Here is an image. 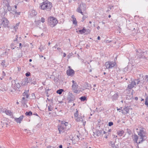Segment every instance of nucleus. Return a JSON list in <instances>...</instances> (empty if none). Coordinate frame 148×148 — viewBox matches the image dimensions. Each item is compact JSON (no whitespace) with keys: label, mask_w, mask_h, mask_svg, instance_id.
<instances>
[{"label":"nucleus","mask_w":148,"mask_h":148,"mask_svg":"<svg viewBox=\"0 0 148 148\" xmlns=\"http://www.w3.org/2000/svg\"><path fill=\"white\" fill-rule=\"evenodd\" d=\"M40 7L42 10H46L47 11H49L52 7V5L51 2L47 1H46L41 3V4L40 5Z\"/></svg>","instance_id":"obj_1"},{"label":"nucleus","mask_w":148,"mask_h":148,"mask_svg":"<svg viewBox=\"0 0 148 148\" xmlns=\"http://www.w3.org/2000/svg\"><path fill=\"white\" fill-rule=\"evenodd\" d=\"M138 134L140 137L139 138L138 143H142L143 141L145 140L147 138L146 132L144 131L143 128H142L138 132Z\"/></svg>","instance_id":"obj_2"},{"label":"nucleus","mask_w":148,"mask_h":148,"mask_svg":"<svg viewBox=\"0 0 148 148\" xmlns=\"http://www.w3.org/2000/svg\"><path fill=\"white\" fill-rule=\"evenodd\" d=\"M86 5L85 3H82L78 5L76 11L78 13L83 14V13H85L86 12Z\"/></svg>","instance_id":"obj_3"},{"label":"nucleus","mask_w":148,"mask_h":148,"mask_svg":"<svg viewBox=\"0 0 148 148\" xmlns=\"http://www.w3.org/2000/svg\"><path fill=\"white\" fill-rule=\"evenodd\" d=\"M58 22L57 20L53 17L50 16L48 18V24L51 27H54Z\"/></svg>","instance_id":"obj_4"},{"label":"nucleus","mask_w":148,"mask_h":148,"mask_svg":"<svg viewBox=\"0 0 148 148\" xmlns=\"http://www.w3.org/2000/svg\"><path fill=\"white\" fill-rule=\"evenodd\" d=\"M9 23V21L5 17L0 19V25H3L5 27H8Z\"/></svg>","instance_id":"obj_5"},{"label":"nucleus","mask_w":148,"mask_h":148,"mask_svg":"<svg viewBox=\"0 0 148 148\" xmlns=\"http://www.w3.org/2000/svg\"><path fill=\"white\" fill-rule=\"evenodd\" d=\"M116 64V63L114 62L108 61L106 62L105 66L107 69H111Z\"/></svg>","instance_id":"obj_6"},{"label":"nucleus","mask_w":148,"mask_h":148,"mask_svg":"<svg viewBox=\"0 0 148 148\" xmlns=\"http://www.w3.org/2000/svg\"><path fill=\"white\" fill-rule=\"evenodd\" d=\"M75 99V96L73 94L70 92H69L67 95V99L69 103L73 102L74 101Z\"/></svg>","instance_id":"obj_7"},{"label":"nucleus","mask_w":148,"mask_h":148,"mask_svg":"<svg viewBox=\"0 0 148 148\" xmlns=\"http://www.w3.org/2000/svg\"><path fill=\"white\" fill-rule=\"evenodd\" d=\"M67 126H64L63 125H58V130L60 134L63 133L66 129Z\"/></svg>","instance_id":"obj_8"},{"label":"nucleus","mask_w":148,"mask_h":148,"mask_svg":"<svg viewBox=\"0 0 148 148\" xmlns=\"http://www.w3.org/2000/svg\"><path fill=\"white\" fill-rule=\"evenodd\" d=\"M139 79L140 82V84L142 85L143 84L148 82V75H146L143 78H139Z\"/></svg>","instance_id":"obj_9"},{"label":"nucleus","mask_w":148,"mask_h":148,"mask_svg":"<svg viewBox=\"0 0 148 148\" xmlns=\"http://www.w3.org/2000/svg\"><path fill=\"white\" fill-rule=\"evenodd\" d=\"M69 69L66 71V74L68 76H73L75 73L74 71L70 68V66H69Z\"/></svg>","instance_id":"obj_10"},{"label":"nucleus","mask_w":148,"mask_h":148,"mask_svg":"<svg viewBox=\"0 0 148 148\" xmlns=\"http://www.w3.org/2000/svg\"><path fill=\"white\" fill-rule=\"evenodd\" d=\"M29 82L28 78L26 77L22 79L21 82V84L22 86H25L27 85Z\"/></svg>","instance_id":"obj_11"},{"label":"nucleus","mask_w":148,"mask_h":148,"mask_svg":"<svg viewBox=\"0 0 148 148\" xmlns=\"http://www.w3.org/2000/svg\"><path fill=\"white\" fill-rule=\"evenodd\" d=\"M29 17L30 18H32L35 16L37 14V12H36L35 10L33 9L29 11Z\"/></svg>","instance_id":"obj_12"},{"label":"nucleus","mask_w":148,"mask_h":148,"mask_svg":"<svg viewBox=\"0 0 148 148\" xmlns=\"http://www.w3.org/2000/svg\"><path fill=\"white\" fill-rule=\"evenodd\" d=\"M79 31L81 34L85 33L86 34H89L90 32L89 29L86 30L84 28H83L82 29L79 30Z\"/></svg>","instance_id":"obj_13"},{"label":"nucleus","mask_w":148,"mask_h":148,"mask_svg":"<svg viewBox=\"0 0 148 148\" xmlns=\"http://www.w3.org/2000/svg\"><path fill=\"white\" fill-rule=\"evenodd\" d=\"M136 57L137 58H143V55H142V53H141V50L140 49L139 51L136 49Z\"/></svg>","instance_id":"obj_14"},{"label":"nucleus","mask_w":148,"mask_h":148,"mask_svg":"<svg viewBox=\"0 0 148 148\" xmlns=\"http://www.w3.org/2000/svg\"><path fill=\"white\" fill-rule=\"evenodd\" d=\"M139 138L138 136L136 134H135L133 136L132 138L133 141L135 143H136L137 145H139L140 144L138 143L139 141Z\"/></svg>","instance_id":"obj_15"},{"label":"nucleus","mask_w":148,"mask_h":148,"mask_svg":"<svg viewBox=\"0 0 148 148\" xmlns=\"http://www.w3.org/2000/svg\"><path fill=\"white\" fill-rule=\"evenodd\" d=\"M129 108L127 107H125L121 110V112L123 114H127L129 112Z\"/></svg>","instance_id":"obj_16"},{"label":"nucleus","mask_w":148,"mask_h":148,"mask_svg":"<svg viewBox=\"0 0 148 148\" xmlns=\"http://www.w3.org/2000/svg\"><path fill=\"white\" fill-rule=\"evenodd\" d=\"M24 117L23 115H22L18 118H14L15 121L17 123H21V121L23 119V118Z\"/></svg>","instance_id":"obj_17"},{"label":"nucleus","mask_w":148,"mask_h":148,"mask_svg":"<svg viewBox=\"0 0 148 148\" xmlns=\"http://www.w3.org/2000/svg\"><path fill=\"white\" fill-rule=\"evenodd\" d=\"M119 97V94L118 92L115 93L111 97V99L113 101L116 100L118 99Z\"/></svg>","instance_id":"obj_18"},{"label":"nucleus","mask_w":148,"mask_h":148,"mask_svg":"<svg viewBox=\"0 0 148 148\" xmlns=\"http://www.w3.org/2000/svg\"><path fill=\"white\" fill-rule=\"evenodd\" d=\"M78 85L77 83H75V84H73L72 86V89L74 90V92L75 93H77V88Z\"/></svg>","instance_id":"obj_19"},{"label":"nucleus","mask_w":148,"mask_h":148,"mask_svg":"<svg viewBox=\"0 0 148 148\" xmlns=\"http://www.w3.org/2000/svg\"><path fill=\"white\" fill-rule=\"evenodd\" d=\"M136 85V82L135 81H132L131 84L128 85V88L129 89H131L133 88L135 85Z\"/></svg>","instance_id":"obj_20"},{"label":"nucleus","mask_w":148,"mask_h":148,"mask_svg":"<svg viewBox=\"0 0 148 148\" xmlns=\"http://www.w3.org/2000/svg\"><path fill=\"white\" fill-rule=\"evenodd\" d=\"M9 2L10 1L8 2H6L5 3H4L5 4V5L7 7L8 10V11H10L12 12L13 10H12V8L9 5Z\"/></svg>","instance_id":"obj_21"},{"label":"nucleus","mask_w":148,"mask_h":148,"mask_svg":"<svg viewBox=\"0 0 148 148\" xmlns=\"http://www.w3.org/2000/svg\"><path fill=\"white\" fill-rule=\"evenodd\" d=\"M14 7L15 8V10H13L12 12H11V13H12L13 14H17L18 15H19L20 14V12H16V9L17 8V6L16 5H14Z\"/></svg>","instance_id":"obj_22"},{"label":"nucleus","mask_w":148,"mask_h":148,"mask_svg":"<svg viewBox=\"0 0 148 148\" xmlns=\"http://www.w3.org/2000/svg\"><path fill=\"white\" fill-rule=\"evenodd\" d=\"M72 18L73 19V24L75 25H77V21H76V19L75 18L74 15H72L71 16Z\"/></svg>","instance_id":"obj_23"},{"label":"nucleus","mask_w":148,"mask_h":148,"mask_svg":"<svg viewBox=\"0 0 148 148\" xmlns=\"http://www.w3.org/2000/svg\"><path fill=\"white\" fill-rule=\"evenodd\" d=\"M28 90H25V92L23 94V95L24 97H25L26 98H27L29 97V95L28 94Z\"/></svg>","instance_id":"obj_24"},{"label":"nucleus","mask_w":148,"mask_h":148,"mask_svg":"<svg viewBox=\"0 0 148 148\" xmlns=\"http://www.w3.org/2000/svg\"><path fill=\"white\" fill-rule=\"evenodd\" d=\"M68 125V123L64 121H61V124L59 125H63L64 126H67Z\"/></svg>","instance_id":"obj_25"},{"label":"nucleus","mask_w":148,"mask_h":148,"mask_svg":"<svg viewBox=\"0 0 148 148\" xmlns=\"http://www.w3.org/2000/svg\"><path fill=\"white\" fill-rule=\"evenodd\" d=\"M83 15V16L82 18V21L83 22L86 18H87L88 16L87 14H86V12H85V13H83V14H82Z\"/></svg>","instance_id":"obj_26"},{"label":"nucleus","mask_w":148,"mask_h":148,"mask_svg":"<svg viewBox=\"0 0 148 148\" xmlns=\"http://www.w3.org/2000/svg\"><path fill=\"white\" fill-rule=\"evenodd\" d=\"M75 120L77 122L80 121H82L83 120V118L82 116H77V117H75Z\"/></svg>","instance_id":"obj_27"},{"label":"nucleus","mask_w":148,"mask_h":148,"mask_svg":"<svg viewBox=\"0 0 148 148\" xmlns=\"http://www.w3.org/2000/svg\"><path fill=\"white\" fill-rule=\"evenodd\" d=\"M2 87L0 88V91H1L3 92L6 91L7 90V88L5 87L4 86H3L1 85Z\"/></svg>","instance_id":"obj_28"},{"label":"nucleus","mask_w":148,"mask_h":148,"mask_svg":"<svg viewBox=\"0 0 148 148\" xmlns=\"http://www.w3.org/2000/svg\"><path fill=\"white\" fill-rule=\"evenodd\" d=\"M103 130H100L97 131V136H100L101 134H103Z\"/></svg>","instance_id":"obj_29"},{"label":"nucleus","mask_w":148,"mask_h":148,"mask_svg":"<svg viewBox=\"0 0 148 148\" xmlns=\"http://www.w3.org/2000/svg\"><path fill=\"white\" fill-rule=\"evenodd\" d=\"M3 110L4 111V112H5L7 115H11V112L10 111L7 110L6 109H4Z\"/></svg>","instance_id":"obj_30"},{"label":"nucleus","mask_w":148,"mask_h":148,"mask_svg":"<svg viewBox=\"0 0 148 148\" xmlns=\"http://www.w3.org/2000/svg\"><path fill=\"white\" fill-rule=\"evenodd\" d=\"M124 133V132L123 130H119L117 132V134L120 136H122Z\"/></svg>","instance_id":"obj_31"},{"label":"nucleus","mask_w":148,"mask_h":148,"mask_svg":"<svg viewBox=\"0 0 148 148\" xmlns=\"http://www.w3.org/2000/svg\"><path fill=\"white\" fill-rule=\"evenodd\" d=\"M32 114V112L31 111L29 112H26L25 113V115L26 116H30Z\"/></svg>","instance_id":"obj_32"},{"label":"nucleus","mask_w":148,"mask_h":148,"mask_svg":"<svg viewBox=\"0 0 148 148\" xmlns=\"http://www.w3.org/2000/svg\"><path fill=\"white\" fill-rule=\"evenodd\" d=\"M64 91L62 89H60L56 91V93L59 95H60L62 93V92Z\"/></svg>","instance_id":"obj_33"},{"label":"nucleus","mask_w":148,"mask_h":148,"mask_svg":"<svg viewBox=\"0 0 148 148\" xmlns=\"http://www.w3.org/2000/svg\"><path fill=\"white\" fill-rule=\"evenodd\" d=\"M135 82H136V84H139L140 85H141V84H140V82L139 80V78L135 80Z\"/></svg>","instance_id":"obj_34"},{"label":"nucleus","mask_w":148,"mask_h":148,"mask_svg":"<svg viewBox=\"0 0 148 148\" xmlns=\"http://www.w3.org/2000/svg\"><path fill=\"white\" fill-rule=\"evenodd\" d=\"M80 99L82 101H84L86 100V97L85 96H82L80 98Z\"/></svg>","instance_id":"obj_35"},{"label":"nucleus","mask_w":148,"mask_h":148,"mask_svg":"<svg viewBox=\"0 0 148 148\" xmlns=\"http://www.w3.org/2000/svg\"><path fill=\"white\" fill-rule=\"evenodd\" d=\"M74 117L75 118L76 117H77V116H78V112L77 109H76V112L74 113Z\"/></svg>","instance_id":"obj_36"},{"label":"nucleus","mask_w":148,"mask_h":148,"mask_svg":"<svg viewBox=\"0 0 148 148\" xmlns=\"http://www.w3.org/2000/svg\"><path fill=\"white\" fill-rule=\"evenodd\" d=\"M145 104L148 107V97H147L145 99Z\"/></svg>","instance_id":"obj_37"},{"label":"nucleus","mask_w":148,"mask_h":148,"mask_svg":"<svg viewBox=\"0 0 148 148\" xmlns=\"http://www.w3.org/2000/svg\"><path fill=\"white\" fill-rule=\"evenodd\" d=\"M48 108V110L49 111H51L53 109V108L51 105L49 106Z\"/></svg>","instance_id":"obj_38"},{"label":"nucleus","mask_w":148,"mask_h":148,"mask_svg":"<svg viewBox=\"0 0 148 148\" xmlns=\"http://www.w3.org/2000/svg\"><path fill=\"white\" fill-rule=\"evenodd\" d=\"M58 45H57L56 44L55 46L53 47V51H56V49L57 48Z\"/></svg>","instance_id":"obj_39"},{"label":"nucleus","mask_w":148,"mask_h":148,"mask_svg":"<svg viewBox=\"0 0 148 148\" xmlns=\"http://www.w3.org/2000/svg\"><path fill=\"white\" fill-rule=\"evenodd\" d=\"M49 90L50 89H47L45 91V93H46V96H47V97H49L48 91H49Z\"/></svg>","instance_id":"obj_40"},{"label":"nucleus","mask_w":148,"mask_h":148,"mask_svg":"<svg viewBox=\"0 0 148 148\" xmlns=\"http://www.w3.org/2000/svg\"><path fill=\"white\" fill-rule=\"evenodd\" d=\"M15 86L18 88H19L21 87L19 83H15Z\"/></svg>","instance_id":"obj_41"},{"label":"nucleus","mask_w":148,"mask_h":148,"mask_svg":"<svg viewBox=\"0 0 148 148\" xmlns=\"http://www.w3.org/2000/svg\"><path fill=\"white\" fill-rule=\"evenodd\" d=\"M5 60H3L2 61L1 63V65H2L3 66H5Z\"/></svg>","instance_id":"obj_42"},{"label":"nucleus","mask_w":148,"mask_h":148,"mask_svg":"<svg viewBox=\"0 0 148 148\" xmlns=\"http://www.w3.org/2000/svg\"><path fill=\"white\" fill-rule=\"evenodd\" d=\"M40 21L42 23H44L45 21V19L44 17H42Z\"/></svg>","instance_id":"obj_43"},{"label":"nucleus","mask_w":148,"mask_h":148,"mask_svg":"<svg viewBox=\"0 0 148 148\" xmlns=\"http://www.w3.org/2000/svg\"><path fill=\"white\" fill-rule=\"evenodd\" d=\"M127 133L129 134L130 135L131 133V131L128 129H127Z\"/></svg>","instance_id":"obj_44"},{"label":"nucleus","mask_w":148,"mask_h":148,"mask_svg":"<svg viewBox=\"0 0 148 148\" xmlns=\"http://www.w3.org/2000/svg\"><path fill=\"white\" fill-rule=\"evenodd\" d=\"M113 124V123L112 122H110L108 123V125L110 126H111Z\"/></svg>","instance_id":"obj_45"},{"label":"nucleus","mask_w":148,"mask_h":148,"mask_svg":"<svg viewBox=\"0 0 148 148\" xmlns=\"http://www.w3.org/2000/svg\"><path fill=\"white\" fill-rule=\"evenodd\" d=\"M25 75L27 77H28L30 75V73L29 72H28L25 73Z\"/></svg>","instance_id":"obj_46"},{"label":"nucleus","mask_w":148,"mask_h":148,"mask_svg":"<svg viewBox=\"0 0 148 148\" xmlns=\"http://www.w3.org/2000/svg\"><path fill=\"white\" fill-rule=\"evenodd\" d=\"M57 49L59 50V51L61 53H62V49L60 48L59 47H58L57 48Z\"/></svg>","instance_id":"obj_47"},{"label":"nucleus","mask_w":148,"mask_h":148,"mask_svg":"<svg viewBox=\"0 0 148 148\" xmlns=\"http://www.w3.org/2000/svg\"><path fill=\"white\" fill-rule=\"evenodd\" d=\"M3 3H5L10 1V0H2Z\"/></svg>","instance_id":"obj_48"},{"label":"nucleus","mask_w":148,"mask_h":148,"mask_svg":"<svg viewBox=\"0 0 148 148\" xmlns=\"http://www.w3.org/2000/svg\"><path fill=\"white\" fill-rule=\"evenodd\" d=\"M113 148H119V146L118 145H115L113 146V147H112Z\"/></svg>","instance_id":"obj_49"},{"label":"nucleus","mask_w":148,"mask_h":148,"mask_svg":"<svg viewBox=\"0 0 148 148\" xmlns=\"http://www.w3.org/2000/svg\"><path fill=\"white\" fill-rule=\"evenodd\" d=\"M111 42V40L109 41L108 40H105L104 41V42H105L106 43L110 42Z\"/></svg>","instance_id":"obj_50"},{"label":"nucleus","mask_w":148,"mask_h":148,"mask_svg":"<svg viewBox=\"0 0 148 148\" xmlns=\"http://www.w3.org/2000/svg\"><path fill=\"white\" fill-rule=\"evenodd\" d=\"M22 52H21V53H19V55L18 56V58H20L21 57H22Z\"/></svg>","instance_id":"obj_51"},{"label":"nucleus","mask_w":148,"mask_h":148,"mask_svg":"<svg viewBox=\"0 0 148 148\" xmlns=\"http://www.w3.org/2000/svg\"><path fill=\"white\" fill-rule=\"evenodd\" d=\"M110 143L111 144V146L112 147H113V146L114 145V143H113L112 141H111Z\"/></svg>","instance_id":"obj_52"},{"label":"nucleus","mask_w":148,"mask_h":148,"mask_svg":"<svg viewBox=\"0 0 148 148\" xmlns=\"http://www.w3.org/2000/svg\"><path fill=\"white\" fill-rule=\"evenodd\" d=\"M25 99H26V98L25 97H22V101L23 102H24L25 100H26Z\"/></svg>","instance_id":"obj_53"},{"label":"nucleus","mask_w":148,"mask_h":148,"mask_svg":"<svg viewBox=\"0 0 148 148\" xmlns=\"http://www.w3.org/2000/svg\"><path fill=\"white\" fill-rule=\"evenodd\" d=\"M139 75V78H143V74H140Z\"/></svg>","instance_id":"obj_54"},{"label":"nucleus","mask_w":148,"mask_h":148,"mask_svg":"<svg viewBox=\"0 0 148 148\" xmlns=\"http://www.w3.org/2000/svg\"><path fill=\"white\" fill-rule=\"evenodd\" d=\"M31 84H36V80L34 81L33 82H31Z\"/></svg>","instance_id":"obj_55"},{"label":"nucleus","mask_w":148,"mask_h":148,"mask_svg":"<svg viewBox=\"0 0 148 148\" xmlns=\"http://www.w3.org/2000/svg\"><path fill=\"white\" fill-rule=\"evenodd\" d=\"M19 25V23H16V25L15 26V28H16H16H17V27Z\"/></svg>","instance_id":"obj_56"},{"label":"nucleus","mask_w":148,"mask_h":148,"mask_svg":"<svg viewBox=\"0 0 148 148\" xmlns=\"http://www.w3.org/2000/svg\"><path fill=\"white\" fill-rule=\"evenodd\" d=\"M21 45H22V44H21V43H19V48L20 49H21V48H22V47Z\"/></svg>","instance_id":"obj_57"},{"label":"nucleus","mask_w":148,"mask_h":148,"mask_svg":"<svg viewBox=\"0 0 148 148\" xmlns=\"http://www.w3.org/2000/svg\"><path fill=\"white\" fill-rule=\"evenodd\" d=\"M66 54L65 53H63V57H66Z\"/></svg>","instance_id":"obj_58"},{"label":"nucleus","mask_w":148,"mask_h":148,"mask_svg":"<svg viewBox=\"0 0 148 148\" xmlns=\"http://www.w3.org/2000/svg\"><path fill=\"white\" fill-rule=\"evenodd\" d=\"M72 82L73 83V84H75V83H77L76 82H75V81L73 80H72Z\"/></svg>","instance_id":"obj_59"},{"label":"nucleus","mask_w":148,"mask_h":148,"mask_svg":"<svg viewBox=\"0 0 148 148\" xmlns=\"http://www.w3.org/2000/svg\"><path fill=\"white\" fill-rule=\"evenodd\" d=\"M33 114L34 115H36L37 116H38V115L37 114V113H34Z\"/></svg>","instance_id":"obj_60"},{"label":"nucleus","mask_w":148,"mask_h":148,"mask_svg":"<svg viewBox=\"0 0 148 148\" xmlns=\"http://www.w3.org/2000/svg\"><path fill=\"white\" fill-rule=\"evenodd\" d=\"M97 39L99 40H100V38L99 36H98L97 37Z\"/></svg>","instance_id":"obj_61"},{"label":"nucleus","mask_w":148,"mask_h":148,"mask_svg":"<svg viewBox=\"0 0 148 148\" xmlns=\"http://www.w3.org/2000/svg\"><path fill=\"white\" fill-rule=\"evenodd\" d=\"M59 148H62V145H60L59 146Z\"/></svg>","instance_id":"obj_62"},{"label":"nucleus","mask_w":148,"mask_h":148,"mask_svg":"<svg viewBox=\"0 0 148 148\" xmlns=\"http://www.w3.org/2000/svg\"><path fill=\"white\" fill-rule=\"evenodd\" d=\"M18 37H16V39L14 40V41H17L18 40Z\"/></svg>","instance_id":"obj_63"},{"label":"nucleus","mask_w":148,"mask_h":148,"mask_svg":"<svg viewBox=\"0 0 148 148\" xmlns=\"http://www.w3.org/2000/svg\"><path fill=\"white\" fill-rule=\"evenodd\" d=\"M51 146H49L47 147V148H51Z\"/></svg>","instance_id":"obj_64"}]
</instances>
